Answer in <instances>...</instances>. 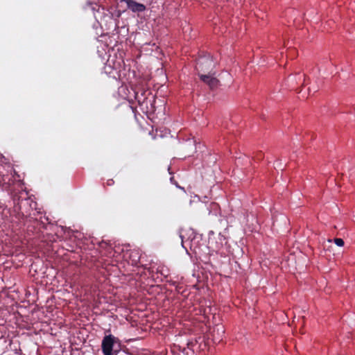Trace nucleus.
Wrapping results in <instances>:
<instances>
[{"label": "nucleus", "instance_id": "f257e3e1", "mask_svg": "<svg viewBox=\"0 0 355 355\" xmlns=\"http://www.w3.org/2000/svg\"><path fill=\"white\" fill-rule=\"evenodd\" d=\"M11 195L15 210L21 217L26 218L28 215L31 214V211L37 209V202L29 196L28 193L26 190H14Z\"/></svg>", "mask_w": 355, "mask_h": 355}, {"label": "nucleus", "instance_id": "6e6552de", "mask_svg": "<svg viewBox=\"0 0 355 355\" xmlns=\"http://www.w3.org/2000/svg\"><path fill=\"white\" fill-rule=\"evenodd\" d=\"M114 184V181L112 179H109L106 182L107 186H112Z\"/></svg>", "mask_w": 355, "mask_h": 355}, {"label": "nucleus", "instance_id": "f03ea898", "mask_svg": "<svg viewBox=\"0 0 355 355\" xmlns=\"http://www.w3.org/2000/svg\"><path fill=\"white\" fill-rule=\"evenodd\" d=\"M215 66V62L212 57L208 54L200 56L198 60L196 65V69L198 71V75L200 74H210L213 73V69Z\"/></svg>", "mask_w": 355, "mask_h": 355}, {"label": "nucleus", "instance_id": "20e7f679", "mask_svg": "<svg viewBox=\"0 0 355 355\" xmlns=\"http://www.w3.org/2000/svg\"><path fill=\"white\" fill-rule=\"evenodd\" d=\"M305 74L301 73L300 72L297 73L295 75H291L287 78V82L288 83L289 87L292 89H295L297 92H300V90L298 91L297 85L303 86L305 83Z\"/></svg>", "mask_w": 355, "mask_h": 355}, {"label": "nucleus", "instance_id": "0eeeda50", "mask_svg": "<svg viewBox=\"0 0 355 355\" xmlns=\"http://www.w3.org/2000/svg\"><path fill=\"white\" fill-rule=\"evenodd\" d=\"M334 241L335 244H336L338 246L342 247L344 245V241L340 238H336L334 239Z\"/></svg>", "mask_w": 355, "mask_h": 355}, {"label": "nucleus", "instance_id": "9b49d317", "mask_svg": "<svg viewBox=\"0 0 355 355\" xmlns=\"http://www.w3.org/2000/svg\"><path fill=\"white\" fill-rule=\"evenodd\" d=\"M317 89H313V92H316Z\"/></svg>", "mask_w": 355, "mask_h": 355}, {"label": "nucleus", "instance_id": "423d86ee", "mask_svg": "<svg viewBox=\"0 0 355 355\" xmlns=\"http://www.w3.org/2000/svg\"><path fill=\"white\" fill-rule=\"evenodd\" d=\"M127 5L128 8H130L132 12H143L146 10V6L144 4L137 3L132 0L128 2Z\"/></svg>", "mask_w": 355, "mask_h": 355}, {"label": "nucleus", "instance_id": "1a4fd4ad", "mask_svg": "<svg viewBox=\"0 0 355 355\" xmlns=\"http://www.w3.org/2000/svg\"><path fill=\"white\" fill-rule=\"evenodd\" d=\"M33 221L37 223V225H42V227H44V223L42 221H39L37 219H34Z\"/></svg>", "mask_w": 355, "mask_h": 355}, {"label": "nucleus", "instance_id": "9d476101", "mask_svg": "<svg viewBox=\"0 0 355 355\" xmlns=\"http://www.w3.org/2000/svg\"><path fill=\"white\" fill-rule=\"evenodd\" d=\"M309 92H311V89L310 87L309 88Z\"/></svg>", "mask_w": 355, "mask_h": 355}, {"label": "nucleus", "instance_id": "39448f33", "mask_svg": "<svg viewBox=\"0 0 355 355\" xmlns=\"http://www.w3.org/2000/svg\"><path fill=\"white\" fill-rule=\"evenodd\" d=\"M216 73L213 72L210 74H200V80L207 84L211 89H216L219 85V80L214 77Z\"/></svg>", "mask_w": 355, "mask_h": 355}, {"label": "nucleus", "instance_id": "7ed1b4c3", "mask_svg": "<svg viewBox=\"0 0 355 355\" xmlns=\"http://www.w3.org/2000/svg\"><path fill=\"white\" fill-rule=\"evenodd\" d=\"M120 345L119 340L112 334L105 336L101 343L102 352L104 355H117L119 349H114L115 345Z\"/></svg>", "mask_w": 355, "mask_h": 355}]
</instances>
